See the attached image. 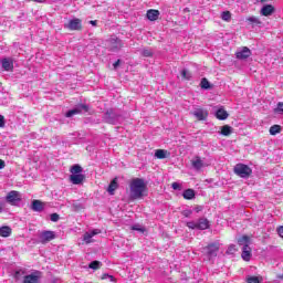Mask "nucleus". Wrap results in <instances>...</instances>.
I'll return each instance as SVG.
<instances>
[{
	"label": "nucleus",
	"instance_id": "obj_1",
	"mask_svg": "<svg viewBox=\"0 0 283 283\" xmlns=\"http://www.w3.org/2000/svg\"><path fill=\"white\" fill-rule=\"evenodd\" d=\"M147 184L143 178H133L129 182V198L130 200H140L148 193Z\"/></svg>",
	"mask_w": 283,
	"mask_h": 283
},
{
	"label": "nucleus",
	"instance_id": "obj_2",
	"mask_svg": "<svg viewBox=\"0 0 283 283\" xmlns=\"http://www.w3.org/2000/svg\"><path fill=\"white\" fill-rule=\"evenodd\" d=\"M250 238L249 235H242L241 238L238 239V244L240 247L243 245L242 248V260H244V262H250L251 261V247H249V242H250Z\"/></svg>",
	"mask_w": 283,
	"mask_h": 283
},
{
	"label": "nucleus",
	"instance_id": "obj_3",
	"mask_svg": "<svg viewBox=\"0 0 283 283\" xmlns=\"http://www.w3.org/2000/svg\"><path fill=\"white\" fill-rule=\"evenodd\" d=\"M233 171L239 178H250L251 174H253V169L244 164H237Z\"/></svg>",
	"mask_w": 283,
	"mask_h": 283
},
{
	"label": "nucleus",
	"instance_id": "obj_4",
	"mask_svg": "<svg viewBox=\"0 0 283 283\" xmlns=\"http://www.w3.org/2000/svg\"><path fill=\"white\" fill-rule=\"evenodd\" d=\"M64 28L71 31H81L83 30V21L78 18H75L70 20L69 23H65Z\"/></svg>",
	"mask_w": 283,
	"mask_h": 283
},
{
	"label": "nucleus",
	"instance_id": "obj_5",
	"mask_svg": "<svg viewBox=\"0 0 283 283\" xmlns=\"http://www.w3.org/2000/svg\"><path fill=\"white\" fill-rule=\"evenodd\" d=\"M6 200L9 205L14 207V205H17V202H21V192L17 191V190H11L8 192Z\"/></svg>",
	"mask_w": 283,
	"mask_h": 283
},
{
	"label": "nucleus",
	"instance_id": "obj_6",
	"mask_svg": "<svg viewBox=\"0 0 283 283\" xmlns=\"http://www.w3.org/2000/svg\"><path fill=\"white\" fill-rule=\"evenodd\" d=\"M55 238L56 233L54 231L45 230L40 233L41 244H48V242H52Z\"/></svg>",
	"mask_w": 283,
	"mask_h": 283
},
{
	"label": "nucleus",
	"instance_id": "obj_7",
	"mask_svg": "<svg viewBox=\"0 0 283 283\" xmlns=\"http://www.w3.org/2000/svg\"><path fill=\"white\" fill-rule=\"evenodd\" d=\"M42 275H43V272L34 271L33 273L25 275L23 277V283H39Z\"/></svg>",
	"mask_w": 283,
	"mask_h": 283
},
{
	"label": "nucleus",
	"instance_id": "obj_8",
	"mask_svg": "<svg viewBox=\"0 0 283 283\" xmlns=\"http://www.w3.org/2000/svg\"><path fill=\"white\" fill-rule=\"evenodd\" d=\"M123 40L113 38L109 40L108 50L109 52H118L119 50H123Z\"/></svg>",
	"mask_w": 283,
	"mask_h": 283
},
{
	"label": "nucleus",
	"instance_id": "obj_9",
	"mask_svg": "<svg viewBox=\"0 0 283 283\" xmlns=\"http://www.w3.org/2000/svg\"><path fill=\"white\" fill-rule=\"evenodd\" d=\"M251 56V49L248 46H243L241 51L235 52V57L239 61H247Z\"/></svg>",
	"mask_w": 283,
	"mask_h": 283
},
{
	"label": "nucleus",
	"instance_id": "obj_10",
	"mask_svg": "<svg viewBox=\"0 0 283 283\" xmlns=\"http://www.w3.org/2000/svg\"><path fill=\"white\" fill-rule=\"evenodd\" d=\"M192 116L197 118V120H205L209 117V112L205 108H196L193 112H191Z\"/></svg>",
	"mask_w": 283,
	"mask_h": 283
},
{
	"label": "nucleus",
	"instance_id": "obj_11",
	"mask_svg": "<svg viewBox=\"0 0 283 283\" xmlns=\"http://www.w3.org/2000/svg\"><path fill=\"white\" fill-rule=\"evenodd\" d=\"M1 63L4 72H14V61L12 59L4 57L2 59Z\"/></svg>",
	"mask_w": 283,
	"mask_h": 283
},
{
	"label": "nucleus",
	"instance_id": "obj_12",
	"mask_svg": "<svg viewBox=\"0 0 283 283\" xmlns=\"http://www.w3.org/2000/svg\"><path fill=\"white\" fill-rule=\"evenodd\" d=\"M206 251L209 258H216V255H218V251H220V245H218V243H211L206 247Z\"/></svg>",
	"mask_w": 283,
	"mask_h": 283
},
{
	"label": "nucleus",
	"instance_id": "obj_13",
	"mask_svg": "<svg viewBox=\"0 0 283 283\" xmlns=\"http://www.w3.org/2000/svg\"><path fill=\"white\" fill-rule=\"evenodd\" d=\"M32 211H36L38 213H41L45 209V203L39 199H34L31 203Z\"/></svg>",
	"mask_w": 283,
	"mask_h": 283
},
{
	"label": "nucleus",
	"instance_id": "obj_14",
	"mask_svg": "<svg viewBox=\"0 0 283 283\" xmlns=\"http://www.w3.org/2000/svg\"><path fill=\"white\" fill-rule=\"evenodd\" d=\"M211 227V224L209 223V219L207 218H200L197 221V229L199 231H207V229H209Z\"/></svg>",
	"mask_w": 283,
	"mask_h": 283
},
{
	"label": "nucleus",
	"instance_id": "obj_15",
	"mask_svg": "<svg viewBox=\"0 0 283 283\" xmlns=\"http://www.w3.org/2000/svg\"><path fill=\"white\" fill-rule=\"evenodd\" d=\"M104 120L108 123V125H114L116 120V116H114V109L109 108L104 114Z\"/></svg>",
	"mask_w": 283,
	"mask_h": 283
},
{
	"label": "nucleus",
	"instance_id": "obj_16",
	"mask_svg": "<svg viewBox=\"0 0 283 283\" xmlns=\"http://www.w3.org/2000/svg\"><path fill=\"white\" fill-rule=\"evenodd\" d=\"M146 17L148 21H158V18L160 17V11L156 9H149L146 13Z\"/></svg>",
	"mask_w": 283,
	"mask_h": 283
},
{
	"label": "nucleus",
	"instance_id": "obj_17",
	"mask_svg": "<svg viewBox=\"0 0 283 283\" xmlns=\"http://www.w3.org/2000/svg\"><path fill=\"white\" fill-rule=\"evenodd\" d=\"M273 12H275V7H273L272 4H265L261 9L262 17H271Z\"/></svg>",
	"mask_w": 283,
	"mask_h": 283
},
{
	"label": "nucleus",
	"instance_id": "obj_18",
	"mask_svg": "<svg viewBox=\"0 0 283 283\" xmlns=\"http://www.w3.org/2000/svg\"><path fill=\"white\" fill-rule=\"evenodd\" d=\"M12 235V228L9 226L0 227V238H10Z\"/></svg>",
	"mask_w": 283,
	"mask_h": 283
},
{
	"label": "nucleus",
	"instance_id": "obj_19",
	"mask_svg": "<svg viewBox=\"0 0 283 283\" xmlns=\"http://www.w3.org/2000/svg\"><path fill=\"white\" fill-rule=\"evenodd\" d=\"M191 166L193 169L200 170L202 167H205V161L200 158V156L195 157V159L191 161Z\"/></svg>",
	"mask_w": 283,
	"mask_h": 283
},
{
	"label": "nucleus",
	"instance_id": "obj_20",
	"mask_svg": "<svg viewBox=\"0 0 283 283\" xmlns=\"http://www.w3.org/2000/svg\"><path fill=\"white\" fill-rule=\"evenodd\" d=\"M118 189V178H114L108 185L107 191L111 196H114V192Z\"/></svg>",
	"mask_w": 283,
	"mask_h": 283
},
{
	"label": "nucleus",
	"instance_id": "obj_21",
	"mask_svg": "<svg viewBox=\"0 0 283 283\" xmlns=\"http://www.w3.org/2000/svg\"><path fill=\"white\" fill-rule=\"evenodd\" d=\"M216 118H218V120H227L229 118V113L224 111V108H219L216 112Z\"/></svg>",
	"mask_w": 283,
	"mask_h": 283
},
{
	"label": "nucleus",
	"instance_id": "obj_22",
	"mask_svg": "<svg viewBox=\"0 0 283 283\" xmlns=\"http://www.w3.org/2000/svg\"><path fill=\"white\" fill-rule=\"evenodd\" d=\"M70 180L73 185H81L85 180V175H71Z\"/></svg>",
	"mask_w": 283,
	"mask_h": 283
},
{
	"label": "nucleus",
	"instance_id": "obj_23",
	"mask_svg": "<svg viewBox=\"0 0 283 283\" xmlns=\"http://www.w3.org/2000/svg\"><path fill=\"white\" fill-rule=\"evenodd\" d=\"M185 200H193L196 198V190L195 189H186L182 193Z\"/></svg>",
	"mask_w": 283,
	"mask_h": 283
},
{
	"label": "nucleus",
	"instance_id": "obj_24",
	"mask_svg": "<svg viewBox=\"0 0 283 283\" xmlns=\"http://www.w3.org/2000/svg\"><path fill=\"white\" fill-rule=\"evenodd\" d=\"M220 134L221 136H231V134H233V128L229 125H223Z\"/></svg>",
	"mask_w": 283,
	"mask_h": 283
},
{
	"label": "nucleus",
	"instance_id": "obj_25",
	"mask_svg": "<svg viewBox=\"0 0 283 283\" xmlns=\"http://www.w3.org/2000/svg\"><path fill=\"white\" fill-rule=\"evenodd\" d=\"M70 171H71V174H73L72 176L82 175L83 167H81V165L76 164L71 167Z\"/></svg>",
	"mask_w": 283,
	"mask_h": 283
},
{
	"label": "nucleus",
	"instance_id": "obj_26",
	"mask_svg": "<svg viewBox=\"0 0 283 283\" xmlns=\"http://www.w3.org/2000/svg\"><path fill=\"white\" fill-rule=\"evenodd\" d=\"M247 21L250 23V25H262V21H260V18L255 15L247 18Z\"/></svg>",
	"mask_w": 283,
	"mask_h": 283
},
{
	"label": "nucleus",
	"instance_id": "obj_27",
	"mask_svg": "<svg viewBox=\"0 0 283 283\" xmlns=\"http://www.w3.org/2000/svg\"><path fill=\"white\" fill-rule=\"evenodd\" d=\"M282 132V126L280 125H273L270 127V134L271 136H277Z\"/></svg>",
	"mask_w": 283,
	"mask_h": 283
},
{
	"label": "nucleus",
	"instance_id": "obj_28",
	"mask_svg": "<svg viewBox=\"0 0 283 283\" xmlns=\"http://www.w3.org/2000/svg\"><path fill=\"white\" fill-rule=\"evenodd\" d=\"M81 112H83L81 108H73L66 112L65 117L72 118V116H76L77 114H81Z\"/></svg>",
	"mask_w": 283,
	"mask_h": 283
},
{
	"label": "nucleus",
	"instance_id": "obj_29",
	"mask_svg": "<svg viewBox=\"0 0 283 283\" xmlns=\"http://www.w3.org/2000/svg\"><path fill=\"white\" fill-rule=\"evenodd\" d=\"M156 158H158L159 160H163L165 158H167V150L164 149H157L155 153Z\"/></svg>",
	"mask_w": 283,
	"mask_h": 283
},
{
	"label": "nucleus",
	"instance_id": "obj_30",
	"mask_svg": "<svg viewBox=\"0 0 283 283\" xmlns=\"http://www.w3.org/2000/svg\"><path fill=\"white\" fill-rule=\"evenodd\" d=\"M201 90H211V83H209V80L207 77H203L200 82Z\"/></svg>",
	"mask_w": 283,
	"mask_h": 283
},
{
	"label": "nucleus",
	"instance_id": "obj_31",
	"mask_svg": "<svg viewBox=\"0 0 283 283\" xmlns=\"http://www.w3.org/2000/svg\"><path fill=\"white\" fill-rule=\"evenodd\" d=\"M180 74H181V78L184 80V81H191V73H189V71H187V70H182L181 72H180Z\"/></svg>",
	"mask_w": 283,
	"mask_h": 283
},
{
	"label": "nucleus",
	"instance_id": "obj_32",
	"mask_svg": "<svg viewBox=\"0 0 283 283\" xmlns=\"http://www.w3.org/2000/svg\"><path fill=\"white\" fill-rule=\"evenodd\" d=\"M94 237L90 233V232H86L84 233L83 235V241L85 242V244H92L93 242V239Z\"/></svg>",
	"mask_w": 283,
	"mask_h": 283
},
{
	"label": "nucleus",
	"instance_id": "obj_33",
	"mask_svg": "<svg viewBox=\"0 0 283 283\" xmlns=\"http://www.w3.org/2000/svg\"><path fill=\"white\" fill-rule=\"evenodd\" d=\"M221 19L222 21H231V11H223L221 13Z\"/></svg>",
	"mask_w": 283,
	"mask_h": 283
},
{
	"label": "nucleus",
	"instance_id": "obj_34",
	"mask_svg": "<svg viewBox=\"0 0 283 283\" xmlns=\"http://www.w3.org/2000/svg\"><path fill=\"white\" fill-rule=\"evenodd\" d=\"M142 55H144L146 59H151V56H154V51L149 49H144L142 51Z\"/></svg>",
	"mask_w": 283,
	"mask_h": 283
},
{
	"label": "nucleus",
	"instance_id": "obj_35",
	"mask_svg": "<svg viewBox=\"0 0 283 283\" xmlns=\"http://www.w3.org/2000/svg\"><path fill=\"white\" fill-rule=\"evenodd\" d=\"M90 269H93L94 271L101 269V263L99 261H92L88 265Z\"/></svg>",
	"mask_w": 283,
	"mask_h": 283
},
{
	"label": "nucleus",
	"instance_id": "obj_36",
	"mask_svg": "<svg viewBox=\"0 0 283 283\" xmlns=\"http://www.w3.org/2000/svg\"><path fill=\"white\" fill-rule=\"evenodd\" d=\"M186 227H188V229H198V222H196V221H188L187 223H186Z\"/></svg>",
	"mask_w": 283,
	"mask_h": 283
},
{
	"label": "nucleus",
	"instance_id": "obj_37",
	"mask_svg": "<svg viewBox=\"0 0 283 283\" xmlns=\"http://www.w3.org/2000/svg\"><path fill=\"white\" fill-rule=\"evenodd\" d=\"M248 283H260V279L258 276L248 277Z\"/></svg>",
	"mask_w": 283,
	"mask_h": 283
},
{
	"label": "nucleus",
	"instance_id": "obj_38",
	"mask_svg": "<svg viewBox=\"0 0 283 283\" xmlns=\"http://www.w3.org/2000/svg\"><path fill=\"white\" fill-rule=\"evenodd\" d=\"M193 213V211L191 210H184L181 212V214L184 216V218H191V214Z\"/></svg>",
	"mask_w": 283,
	"mask_h": 283
},
{
	"label": "nucleus",
	"instance_id": "obj_39",
	"mask_svg": "<svg viewBox=\"0 0 283 283\" xmlns=\"http://www.w3.org/2000/svg\"><path fill=\"white\" fill-rule=\"evenodd\" d=\"M238 251V248H235V244H231L228 248V253H235Z\"/></svg>",
	"mask_w": 283,
	"mask_h": 283
},
{
	"label": "nucleus",
	"instance_id": "obj_40",
	"mask_svg": "<svg viewBox=\"0 0 283 283\" xmlns=\"http://www.w3.org/2000/svg\"><path fill=\"white\" fill-rule=\"evenodd\" d=\"M59 213H52L51 214V222H59Z\"/></svg>",
	"mask_w": 283,
	"mask_h": 283
},
{
	"label": "nucleus",
	"instance_id": "obj_41",
	"mask_svg": "<svg viewBox=\"0 0 283 283\" xmlns=\"http://www.w3.org/2000/svg\"><path fill=\"white\" fill-rule=\"evenodd\" d=\"M171 188H172L175 191H178V190L181 189L180 184H178V182H172V184H171Z\"/></svg>",
	"mask_w": 283,
	"mask_h": 283
},
{
	"label": "nucleus",
	"instance_id": "obj_42",
	"mask_svg": "<svg viewBox=\"0 0 283 283\" xmlns=\"http://www.w3.org/2000/svg\"><path fill=\"white\" fill-rule=\"evenodd\" d=\"M132 230L133 231H140L142 233H145V229L140 228V226H133Z\"/></svg>",
	"mask_w": 283,
	"mask_h": 283
},
{
	"label": "nucleus",
	"instance_id": "obj_43",
	"mask_svg": "<svg viewBox=\"0 0 283 283\" xmlns=\"http://www.w3.org/2000/svg\"><path fill=\"white\" fill-rule=\"evenodd\" d=\"M6 127V117L3 115H0V128Z\"/></svg>",
	"mask_w": 283,
	"mask_h": 283
},
{
	"label": "nucleus",
	"instance_id": "obj_44",
	"mask_svg": "<svg viewBox=\"0 0 283 283\" xmlns=\"http://www.w3.org/2000/svg\"><path fill=\"white\" fill-rule=\"evenodd\" d=\"M88 233L92 234V237L94 238V235H98V233H101V230L95 229V230H92V231L88 232Z\"/></svg>",
	"mask_w": 283,
	"mask_h": 283
},
{
	"label": "nucleus",
	"instance_id": "obj_45",
	"mask_svg": "<svg viewBox=\"0 0 283 283\" xmlns=\"http://www.w3.org/2000/svg\"><path fill=\"white\" fill-rule=\"evenodd\" d=\"M277 112H281L283 114V102L277 103Z\"/></svg>",
	"mask_w": 283,
	"mask_h": 283
},
{
	"label": "nucleus",
	"instance_id": "obj_46",
	"mask_svg": "<svg viewBox=\"0 0 283 283\" xmlns=\"http://www.w3.org/2000/svg\"><path fill=\"white\" fill-rule=\"evenodd\" d=\"M277 233H279L280 238H283V226L277 228Z\"/></svg>",
	"mask_w": 283,
	"mask_h": 283
},
{
	"label": "nucleus",
	"instance_id": "obj_47",
	"mask_svg": "<svg viewBox=\"0 0 283 283\" xmlns=\"http://www.w3.org/2000/svg\"><path fill=\"white\" fill-rule=\"evenodd\" d=\"M81 109H84V112H90V106L85 105V104H82Z\"/></svg>",
	"mask_w": 283,
	"mask_h": 283
},
{
	"label": "nucleus",
	"instance_id": "obj_48",
	"mask_svg": "<svg viewBox=\"0 0 283 283\" xmlns=\"http://www.w3.org/2000/svg\"><path fill=\"white\" fill-rule=\"evenodd\" d=\"M0 169H6V161L0 159Z\"/></svg>",
	"mask_w": 283,
	"mask_h": 283
},
{
	"label": "nucleus",
	"instance_id": "obj_49",
	"mask_svg": "<svg viewBox=\"0 0 283 283\" xmlns=\"http://www.w3.org/2000/svg\"><path fill=\"white\" fill-rule=\"evenodd\" d=\"M118 65H120V60H117V61L113 64L114 70H116V69L118 67Z\"/></svg>",
	"mask_w": 283,
	"mask_h": 283
},
{
	"label": "nucleus",
	"instance_id": "obj_50",
	"mask_svg": "<svg viewBox=\"0 0 283 283\" xmlns=\"http://www.w3.org/2000/svg\"><path fill=\"white\" fill-rule=\"evenodd\" d=\"M195 211H196V213H200V211H202V207L201 206H197L195 208Z\"/></svg>",
	"mask_w": 283,
	"mask_h": 283
},
{
	"label": "nucleus",
	"instance_id": "obj_51",
	"mask_svg": "<svg viewBox=\"0 0 283 283\" xmlns=\"http://www.w3.org/2000/svg\"><path fill=\"white\" fill-rule=\"evenodd\" d=\"M90 23H91V25H94V27L98 25V21L97 20H91Z\"/></svg>",
	"mask_w": 283,
	"mask_h": 283
},
{
	"label": "nucleus",
	"instance_id": "obj_52",
	"mask_svg": "<svg viewBox=\"0 0 283 283\" xmlns=\"http://www.w3.org/2000/svg\"><path fill=\"white\" fill-rule=\"evenodd\" d=\"M34 3H45V0H32Z\"/></svg>",
	"mask_w": 283,
	"mask_h": 283
},
{
	"label": "nucleus",
	"instance_id": "obj_53",
	"mask_svg": "<svg viewBox=\"0 0 283 283\" xmlns=\"http://www.w3.org/2000/svg\"><path fill=\"white\" fill-rule=\"evenodd\" d=\"M3 212V203L0 202V213Z\"/></svg>",
	"mask_w": 283,
	"mask_h": 283
},
{
	"label": "nucleus",
	"instance_id": "obj_54",
	"mask_svg": "<svg viewBox=\"0 0 283 283\" xmlns=\"http://www.w3.org/2000/svg\"><path fill=\"white\" fill-rule=\"evenodd\" d=\"M21 271H17L15 274H14V277H19Z\"/></svg>",
	"mask_w": 283,
	"mask_h": 283
},
{
	"label": "nucleus",
	"instance_id": "obj_55",
	"mask_svg": "<svg viewBox=\"0 0 283 283\" xmlns=\"http://www.w3.org/2000/svg\"><path fill=\"white\" fill-rule=\"evenodd\" d=\"M258 1H260L261 3H266V1L269 0H258Z\"/></svg>",
	"mask_w": 283,
	"mask_h": 283
}]
</instances>
